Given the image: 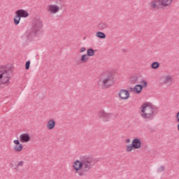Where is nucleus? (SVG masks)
<instances>
[{
	"instance_id": "nucleus-31",
	"label": "nucleus",
	"mask_w": 179,
	"mask_h": 179,
	"mask_svg": "<svg viewBox=\"0 0 179 179\" xmlns=\"http://www.w3.org/2000/svg\"><path fill=\"white\" fill-rule=\"evenodd\" d=\"M14 143L15 145H20V141H19V140H14Z\"/></svg>"
},
{
	"instance_id": "nucleus-16",
	"label": "nucleus",
	"mask_w": 179,
	"mask_h": 179,
	"mask_svg": "<svg viewBox=\"0 0 179 179\" xmlns=\"http://www.w3.org/2000/svg\"><path fill=\"white\" fill-rule=\"evenodd\" d=\"M55 127V120L52 119L49 120L47 124V128L51 130V129H54Z\"/></svg>"
},
{
	"instance_id": "nucleus-33",
	"label": "nucleus",
	"mask_w": 179,
	"mask_h": 179,
	"mask_svg": "<svg viewBox=\"0 0 179 179\" xmlns=\"http://www.w3.org/2000/svg\"><path fill=\"white\" fill-rule=\"evenodd\" d=\"M177 122H179V112L176 114Z\"/></svg>"
},
{
	"instance_id": "nucleus-25",
	"label": "nucleus",
	"mask_w": 179,
	"mask_h": 179,
	"mask_svg": "<svg viewBox=\"0 0 179 179\" xmlns=\"http://www.w3.org/2000/svg\"><path fill=\"white\" fill-rule=\"evenodd\" d=\"M133 149H134V145L132 144L127 145V152H132Z\"/></svg>"
},
{
	"instance_id": "nucleus-17",
	"label": "nucleus",
	"mask_w": 179,
	"mask_h": 179,
	"mask_svg": "<svg viewBox=\"0 0 179 179\" xmlns=\"http://www.w3.org/2000/svg\"><path fill=\"white\" fill-rule=\"evenodd\" d=\"M98 29H99V30H104V29H107V23L106 22H100L98 25H97Z\"/></svg>"
},
{
	"instance_id": "nucleus-12",
	"label": "nucleus",
	"mask_w": 179,
	"mask_h": 179,
	"mask_svg": "<svg viewBox=\"0 0 179 179\" xmlns=\"http://www.w3.org/2000/svg\"><path fill=\"white\" fill-rule=\"evenodd\" d=\"M48 12H50V13H57V12H59V6L57 5H49L48 6Z\"/></svg>"
},
{
	"instance_id": "nucleus-22",
	"label": "nucleus",
	"mask_w": 179,
	"mask_h": 179,
	"mask_svg": "<svg viewBox=\"0 0 179 179\" xmlns=\"http://www.w3.org/2000/svg\"><path fill=\"white\" fill-rule=\"evenodd\" d=\"M159 66H160V63H159L158 62H154L151 64L152 69H157Z\"/></svg>"
},
{
	"instance_id": "nucleus-13",
	"label": "nucleus",
	"mask_w": 179,
	"mask_h": 179,
	"mask_svg": "<svg viewBox=\"0 0 179 179\" xmlns=\"http://www.w3.org/2000/svg\"><path fill=\"white\" fill-rule=\"evenodd\" d=\"M131 144L133 145L134 149H141V146H142V142L139 138L133 139Z\"/></svg>"
},
{
	"instance_id": "nucleus-11",
	"label": "nucleus",
	"mask_w": 179,
	"mask_h": 179,
	"mask_svg": "<svg viewBox=\"0 0 179 179\" xmlns=\"http://www.w3.org/2000/svg\"><path fill=\"white\" fill-rule=\"evenodd\" d=\"M73 167L74 170L76 171V173H78L79 174V171L80 170H82V157L80 158V161L76 160L73 163Z\"/></svg>"
},
{
	"instance_id": "nucleus-32",
	"label": "nucleus",
	"mask_w": 179,
	"mask_h": 179,
	"mask_svg": "<svg viewBox=\"0 0 179 179\" xmlns=\"http://www.w3.org/2000/svg\"><path fill=\"white\" fill-rule=\"evenodd\" d=\"M86 51V48L83 47L80 48V52H85Z\"/></svg>"
},
{
	"instance_id": "nucleus-3",
	"label": "nucleus",
	"mask_w": 179,
	"mask_h": 179,
	"mask_svg": "<svg viewBox=\"0 0 179 179\" xmlns=\"http://www.w3.org/2000/svg\"><path fill=\"white\" fill-rule=\"evenodd\" d=\"M141 108V113H143L141 117L143 118H153L158 113L157 108L149 106L148 103H143Z\"/></svg>"
},
{
	"instance_id": "nucleus-20",
	"label": "nucleus",
	"mask_w": 179,
	"mask_h": 179,
	"mask_svg": "<svg viewBox=\"0 0 179 179\" xmlns=\"http://www.w3.org/2000/svg\"><path fill=\"white\" fill-rule=\"evenodd\" d=\"M14 150L15 152H22V150H23V145L22 144L15 145Z\"/></svg>"
},
{
	"instance_id": "nucleus-2",
	"label": "nucleus",
	"mask_w": 179,
	"mask_h": 179,
	"mask_svg": "<svg viewBox=\"0 0 179 179\" xmlns=\"http://www.w3.org/2000/svg\"><path fill=\"white\" fill-rule=\"evenodd\" d=\"M13 73V68L6 66H0V85H5L9 82L10 76Z\"/></svg>"
},
{
	"instance_id": "nucleus-35",
	"label": "nucleus",
	"mask_w": 179,
	"mask_h": 179,
	"mask_svg": "<svg viewBox=\"0 0 179 179\" xmlns=\"http://www.w3.org/2000/svg\"><path fill=\"white\" fill-rule=\"evenodd\" d=\"M122 52H127V50H126L125 49H123V50H122Z\"/></svg>"
},
{
	"instance_id": "nucleus-15",
	"label": "nucleus",
	"mask_w": 179,
	"mask_h": 179,
	"mask_svg": "<svg viewBox=\"0 0 179 179\" xmlns=\"http://www.w3.org/2000/svg\"><path fill=\"white\" fill-rule=\"evenodd\" d=\"M143 89V86H141L139 84H137L136 85H135L134 88L131 87L130 90H133V92H135L136 94H139L141 93Z\"/></svg>"
},
{
	"instance_id": "nucleus-4",
	"label": "nucleus",
	"mask_w": 179,
	"mask_h": 179,
	"mask_svg": "<svg viewBox=\"0 0 179 179\" xmlns=\"http://www.w3.org/2000/svg\"><path fill=\"white\" fill-rule=\"evenodd\" d=\"M101 85L106 89H108L110 86H113L114 83V76H113V73H106L105 76L103 79L100 80Z\"/></svg>"
},
{
	"instance_id": "nucleus-36",
	"label": "nucleus",
	"mask_w": 179,
	"mask_h": 179,
	"mask_svg": "<svg viewBox=\"0 0 179 179\" xmlns=\"http://www.w3.org/2000/svg\"><path fill=\"white\" fill-rule=\"evenodd\" d=\"M11 167H15L13 163L10 164Z\"/></svg>"
},
{
	"instance_id": "nucleus-29",
	"label": "nucleus",
	"mask_w": 179,
	"mask_h": 179,
	"mask_svg": "<svg viewBox=\"0 0 179 179\" xmlns=\"http://www.w3.org/2000/svg\"><path fill=\"white\" fill-rule=\"evenodd\" d=\"M162 171H164V166H162L158 169V173H162Z\"/></svg>"
},
{
	"instance_id": "nucleus-24",
	"label": "nucleus",
	"mask_w": 179,
	"mask_h": 179,
	"mask_svg": "<svg viewBox=\"0 0 179 179\" xmlns=\"http://www.w3.org/2000/svg\"><path fill=\"white\" fill-rule=\"evenodd\" d=\"M23 164H24V162L20 161V162H18V164L15 166V167L14 168V169L16 170V169H19V167H23Z\"/></svg>"
},
{
	"instance_id": "nucleus-27",
	"label": "nucleus",
	"mask_w": 179,
	"mask_h": 179,
	"mask_svg": "<svg viewBox=\"0 0 179 179\" xmlns=\"http://www.w3.org/2000/svg\"><path fill=\"white\" fill-rule=\"evenodd\" d=\"M131 83H133V85L134 83H136V80H138V78L136 77H131Z\"/></svg>"
},
{
	"instance_id": "nucleus-28",
	"label": "nucleus",
	"mask_w": 179,
	"mask_h": 179,
	"mask_svg": "<svg viewBox=\"0 0 179 179\" xmlns=\"http://www.w3.org/2000/svg\"><path fill=\"white\" fill-rule=\"evenodd\" d=\"M141 85L143 87H146V86H148V83L146 81H145L144 80H143L141 82Z\"/></svg>"
},
{
	"instance_id": "nucleus-9",
	"label": "nucleus",
	"mask_w": 179,
	"mask_h": 179,
	"mask_svg": "<svg viewBox=\"0 0 179 179\" xmlns=\"http://www.w3.org/2000/svg\"><path fill=\"white\" fill-rule=\"evenodd\" d=\"M121 100H128L129 99V92L127 90H121L119 93Z\"/></svg>"
},
{
	"instance_id": "nucleus-7",
	"label": "nucleus",
	"mask_w": 179,
	"mask_h": 179,
	"mask_svg": "<svg viewBox=\"0 0 179 179\" xmlns=\"http://www.w3.org/2000/svg\"><path fill=\"white\" fill-rule=\"evenodd\" d=\"M160 80L162 81L163 85H170L171 83H173V77L170 75L167 76H162L160 78Z\"/></svg>"
},
{
	"instance_id": "nucleus-5",
	"label": "nucleus",
	"mask_w": 179,
	"mask_h": 179,
	"mask_svg": "<svg viewBox=\"0 0 179 179\" xmlns=\"http://www.w3.org/2000/svg\"><path fill=\"white\" fill-rule=\"evenodd\" d=\"M173 0H152L150 3V9H159V6L162 5V6H169L171 5Z\"/></svg>"
},
{
	"instance_id": "nucleus-10",
	"label": "nucleus",
	"mask_w": 179,
	"mask_h": 179,
	"mask_svg": "<svg viewBox=\"0 0 179 179\" xmlns=\"http://www.w3.org/2000/svg\"><path fill=\"white\" fill-rule=\"evenodd\" d=\"M30 135L27 133H24L20 136V141L22 143H27V142H30Z\"/></svg>"
},
{
	"instance_id": "nucleus-14",
	"label": "nucleus",
	"mask_w": 179,
	"mask_h": 179,
	"mask_svg": "<svg viewBox=\"0 0 179 179\" xmlns=\"http://www.w3.org/2000/svg\"><path fill=\"white\" fill-rule=\"evenodd\" d=\"M15 15H17L20 17H29V13L24 10H17L15 12Z\"/></svg>"
},
{
	"instance_id": "nucleus-6",
	"label": "nucleus",
	"mask_w": 179,
	"mask_h": 179,
	"mask_svg": "<svg viewBox=\"0 0 179 179\" xmlns=\"http://www.w3.org/2000/svg\"><path fill=\"white\" fill-rule=\"evenodd\" d=\"M43 29V21L40 19H35L33 22L31 31L34 34H38Z\"/></svg>"
},
{
	"instance_id": "nucleus-26",
	"label": "nucleus",
	"mask_w": 179,
	"mask_h": 179,
	"mask_svg": "<svg viewBox=\"0 0 179 179\" xmlns=\"http://www.w3.org/2000/svg\"><path fill=\"white\" fill-rule=\"evenodd\" d=\"M25 69L29 70L30 69V60H28L25 63Z\"/></svg>"
},
{
	"instance_id": "nucleus-23",
	"label": "nucleus",
	"mask_w": 179,
	"mask_h": 179,
	"mask_svg": "<svg viewBox=\"0 0 179 179\" xmlns=\"http://www.w3.org/2000/svg\"><path fill=\"white\" fill-rule=\"evenodd\" d=\"M89 60V57H87V55H83L80 58L81 62H87Z\"/></svg>"
},
{
	"instance_id": "nucleus-1",
	"label": "nucleus",
	"mask_w": 179,
	"mask_h": 179,
	"mask_svg": "<svg viewBox=\"0 0 179 179\" xmlns=\"http://www.w3.org/2000/svg\"><path fill=\"white\" fill-rule=\"evenodd\" d=\"M82 170L78 172L80 177L86 176V173L94 166L96 161L92 157L84 156L81 157Z\"/></svg>"
},
{
	"instance_id": "nucleus-21",
	"label": "nucleus",
	"mask_w": 179,
	"mask_h": 179,
	"mask_svg": "<svg viewBox=\"0 0 179 179\" xmlns=\"http://www.w3.org/2000/svg\"><path fill=\"white\" fill-rule=\"evenodd\" d=\"M96 36L98 37V38H106V34H104V32L98 31L96 33Z\"/></svg>"
},
{
	"instance_id": "nucleus-19",
	"label": "nucleus",
	"mask_w": 179,
	"mask_h": 179,
	"mask_svg": "<svg viewBox=\"0 0 179 179\" xmlns=\"http://www.w3.org/2000/svg\"><path fill=\"white\" fill-rule=\"evenodd\" d=\"M95 52L93 48H89L87 50V57H94Z\"/></svg>"
},
{
	"instance_id": "nucleus-8",
	"label": "nucleus",
	"mask_w": 179,
	"mask_h": 179,
	"mask_svg": "<svg viewBox=\"0 0 179 179\" xmlns=\"http://www.w3.org/2000/svg\"><path fill=\"white\" fill-rule=\"evenodd\" d=\"M99 118H103V121L104 122H107V121H110V118H111V114L106 113L104 110H100L99 113Z\"/></svg>"
},
{
	"instance_id": "nucleus-34",
	"label": "nucleus",
	"mask_w": 179,
	"mask_h": 179,
	"mask_svg": "<svg viewBox=\"0 0 179 179\" xmlns=\"http://www.w3.org/2000/svg\"><path fill=\"white\" fill-rule=\"evenodd\" d=\"M129 142H131V139L129 138L126 139V143H129Z\"/></svg>"
},
{
	"instance_id": "nucleus-30",
	"label": "nucleus",
	"mask_w": 179,
	"mask_h": 179,
	"mask_svg": "<svg viewBox=\"0 0 179 179\" xmlns=\"http://www.w3.org/2000/svg\"><path fill=\"white\" fill-rule=\"evenodd\" d=\"M57 5L56 6H59H59H62V0H57Z\"/></svg>"
},
{
	"instance_id": "nucleus-18",
	"label": "nucleus",
	"mask_w": 179,
	"mask_h": 179,
	"mask_svg": "<svg viewBox=\"0 0 179 179\" xmlns=\"http://www.w3.org/2000/svg\"><path fill=\"white\" fill-rule=\"evenodd\" d=\"M20 19H22L17 14H15L14 17V24L17 26L20 23Z\"/></svg>"
}]
</instances>
